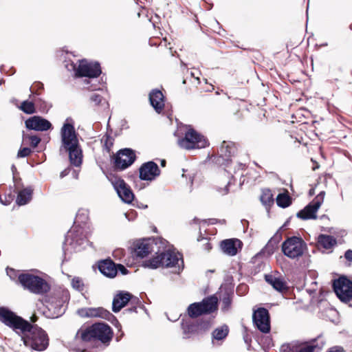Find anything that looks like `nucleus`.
Segmentation results:
<instances>
[{
  "instance_id": "nucleus-1",
  "label": "nucleus",
  "mask_w": 352,
  "mask_h": 352,
  "mask_svg": "<svg viewBox=\"0 0 352 352\" xmlns=\"http://www.w3.org/2000/svg\"><path fill=\"white\" fill-rule=\"evenodd\" d=\"M113 337L111 327L104 322H96L85 329H80L76 335V340L87 343L100 342L103 345H109Z\"/></svg>"
},
{
  "instance_id": "nucleus-2",
  "label": "nucleus",
  "mask_w": 352,
  "mask_h": 352,
  "mask_svg": "<svg viewBox=\"0 0 352 352\" xmlns=\"http://www.w3.org/2000/svg\"><path fill=\"white\" fill-rule=\"evenodd\" d=\"M21 336L24 345L33 350L43 351L49 346L47 333L36 324H31V327L28 328Z\"/></svg>"
},
{
  "instance_id": "nucleus-3",
  "label": "nucleus",
  "mask_w": 352,
  "mask_h": 352,
  "mask_svg": "<svg viewBox=\"0 0 352 352\" xmlns=\"http://www.w3.org/2000/svg\"><path fill=\"white\" fill-rule=\"evenodd\" d=\"M0 321L19 336L31 327L30 322L4 307H0Z\"/></svg>"
},
{
  "instance_id": "nucleus-4",
  "label": "nucleus",
  "mask_w": 352,
  "mask_h": 352,
  "mask_svg": "<svg viewBox=\"0 0 352 352\" xmlns=\"http://www.w3.org/2000/svg\"><path fill=\"white\" fill-rule=\"evenodd\" d=\"M19 283L25 289L36 294H43L50 290V286L45 279L30 273H21Z\"/></svg>"
},
{
  "instance_id": "nucleus-5",
  "label": "nucleus",
  "mask_w": 352,
  "mask_h": 352,
  "mask_svg": "<svg viewBox=\"0 0 352 352\" xmlns=\"http://www.w3.org/2000/svg\"><path fill=\"white\" fill-rule=\"evenodd\" d=\"M182 329L184 338L189 339L200 337L206 333L212 327V322L208 319H199L195 321L182 320Z\"/></svg>"
},
{
  "instance_id": "nucleus-6",
  "label": "nucleus",
  "mask_w": 352,
  "mask_h": 352,
  "mask_svg": "<svg viewBox=\"0 0 352 352\" xmlns=\"http://www.w3.org/2000/svg\"><path fill=\"white\" fill-rule=\"evenodd\" d=\"M180 258L173 251L163 252L150 259L143 261V266L151 269L158 267H173L178 265Z\"/></svg>"
},
{
  "instance_id": "nucleus-7",
  "label": "nucleus",
  "mask_w": 352,
  "mask_h": 352,
  "mask_svg": "<svg viewBox=\"0 0 352 352\" xmlns=\"http://www.w3.org/2000/svg\"><path fill=\"white\" fill-rule=\"evenodd\" d=\"M218 309V299L214 296L205 298L200 302L190 304L187 313L190 318H197L204 314H210Z\"/></svg>"
},
{
  "instance_id": "nucleus-8",
  "label": "nucleus",
  "mask_w": 352,
  "mask_h": 352,
  "mask_svg": "<svg viewBox=\"0 0 352 352\" xmlns=\"http://www.w3.org/2000/svg\"><path fill=\"white\" fill-rule=\"evenodd\" d=\"M282 252L290 258L301 256L307 250V244L300 236L288 237L282 244Z\"/></svg>"
},
{
  "instance_id": "nucleus-9",
  "label": "nucleus",
  "mask_w": 352,
  "mask_h": 352,
  "mask_svg": "<svg viewBox=\"0 0 352 352\" xmlns=\"http://www.w3.org/2000/svg\"><path fill=\"white\" fill-rule=\"evenodd\" d=\"M179 146L185 149L202 148L208 146V140L193 129L188 130L183 138L179 140Z\"/></svg>"
},
{
  "instance_id": "nucleus-10",
  "label": "nucleus",
  "mask_w": 352,
  "mask_h": 352,
  "mask_svg": "<svg viewBox=\"0 0 352 352\" xmlns=\"http://www.w3.org/2000/svg\"><path fill=\"white\" fill-rule=\"evenodd\" d=\"M111 157L114 170H123L134 163L136 155L133 149L125 148L113 153Z\"/></svg>"
},
{
  "instance_id": "nucleus-11",
  "label": "nucleus",
  "mask_w": 352,
  "mask_h": 352,
  "mask_svg": "<svg viewBox=\"0 0 352 352\" xmlns=\"http://www.w3.org/2000/svg\"><path fill=\"white\" fill-rule=\"evenodd\" d=\"M107 177L120 199L125 203H131L135 196L130 186L124 179L114 173H109Z\"/></svg>"
},
{
  "instance_id": "nucleus-12",
  "label": "nucleus",
  "mask_w": 352,
  "mask_h": 352,
  "mask_svg": "<svg viewBox=\"0 0 352 352\" xmlns=\"http://www.w3.org/2000/svg\"><path fill=\"white\" fill-rule=\"evenodd\" d=\"M69 300V294L67 291H56L47 296L45 302L46 307L52 310L55 314L59 315L65 303Z\"/></svg>"
},
{
  "instance_id": "nucleus-13",
  "label": "nucleus",
  "mask_w": 352,
  "mask_h": 352,
  "mask_svg": "<svg viewBox=\"0 0 352 352\" xmlns=\"http://www.w3.org/2000/svg\"><path fill=\"white\" fill-rule=\"evenodd\" d=\"M102 73L101 67L98 62H88L85 59L80 60L78 66L75 69L77 77L97 78Z\"/></svg>"
},
{
  "instance_id": "nucleus-14",
  "label": "nucleus",
  "mask_w": 352,
  "mask_h": 352,
  "mask_svg": "<svg viewBox=\"0 0 352 352\" xmlns=\"http://www.w3.org/2000/svg\"><path fill=\"white\" fill-rule=\"evenodd\" d=\"M333 288L338 297L343 302L352 298V281L345 276H341L333 283Z\"/></svg>"
},
{
  "instance_id": "nucleus-15",
  "label": "nucleus",
  "mask_w": 352,
  "mask_h": 352,
  "mask_svg": "<svg viewBox=\"0 0 352 352\" xmlns=\"http://www.w3.org/2000/svg\"><path fill=\"white\" fill-rule=\"evenodd\" d=\"M325 192L321 191L314 200L297 213V217L301 219H316V212L324 201Z\"/></svg>"
},
{
  "instance_id": "nucleus-16",
  "label": "nucleus",
  "mask_w": 352,
  "mask_h": 352,
  "mask_svg": "<svg viewBox=\"0 0 352 352\" xmlns=\"http://www.w3.org/2000/svg\"><path fill=\"white\" fill-rule=\"evenodd\" d=\"M128 303L129 305H138L140 307H142V304L138 298L133 296L129 292L121 291L114 296L112 302V311L117 313Z\"/></svg>"
},
{
  "instance_id": "nucleus-17",
  "label": "nucleus",
  "mask_w": 352,
  "mask_h": 352,
  "mask_svg": "<svg viewBox=\"0 0 352 352\" xmlns=\"http://www.w3.org/2000/svg\"><path fill=\"white\" fill-rule=\"evenodd\" d=\"M253 322L262 333H267L270 331V318L267 309L260 307L254 311L252 316Z\"/></svg>"
},
{
  "instance_id": "nucleus-18",
  "label": "nucleus",
  "mask_w": 352,
  "mask_h": 352,
  "mask_svg": "<svg viewBox=\"0 0 352 352\" xmlns=\"http://www.w3.org/2000/svg\"><path fill=\"white\" fill-rule=\"evenodd\" d=\"M63 146L66 148L79 144L77 134L72 124L65 123L60 130Z\"/></svg>"
},
{
  "instance_id": "nucleus-19",
  "label": "nucleus",
  "mask_w": 352,
  "mask_h": 352,
  "mask_svg": "<svg viewBox=\"0 0 352 352\" xmlns=\"http://www.w3.org/2000/svg\"><path fill=\"white\" fill-rule=\"evenodd\" d=\"M157 244L155 239L146 238L136 241L134 243V251L136 256L144 258L154 251V245Z\"/></svg>"
},
{
  "instance_id": "nucleus-20",
  "label": "nucleus",
  "mask_w": 352,
  "mask_h": 352,
  "mask_svg": "<svg viewBox=\"0 0 352 352\" xmlns=\"http://www.w3.org/2000/svg\"><path fill=\"white\" fill-rule=\"evenodd\" d=\"M140 179L146 181H152L160 175V170L157 164L150 161L141 165L139 168Z\"/></svg>"
},
{
  "instance_id": "nucleus-21",
  "label": "nucleus",
  "mask_w": 352,
  "mask_h": 352,
  "mask_svg": "<svg viewBox=\"0 0 352 352\" xmlns=\"http://www.w3.org/2000/svg\"><path fill=\"white\" fill-rule=\"evenodd\" d=\"M25 124L27 129L37 131H47L52 128V124L47 120L34 116L25 120Z\"/></svg>"
},
{
  "instance_id": "nucleus-22",
  "label": "nucleus",
  "mask_w": 352,
  "mask_h": 352,
  "mask_svg": "<svg viewBox=\"0 0 352 352\" xmlns=\"http://www.w3.org/2000/svg\"><path fill=\"white\" fill-rule=\"evenodd\" d=\"M243 247V243L238 239H225L221 242V248L230 256L236 255Z\"/></svg>"
},
{
  "instance_id": "nucleus-23",
  "label": "nucleus",
  "mask_w": 352,
  "mask_h": 352,
  "mask_svg": "<svg viewBox=\"0 0 352 352\" xmlns=\"http://www.w3.org/2000/svg\"><path fill=\"white\" fill-rule=\"evenodd\" d=\"M149 101L157 113H161L164 109L165 97L159 89H153L149 94Z\"/></svg>"
},
{
  "instance_id": "nucleus-24",
  "label": "nucleus",
  "mask_w": 352,
  "mask_h": 352,
  "mask_svg": "<svg viewBox=\"0 0 352 352\" xmlns=\"http://www.w3.org/2000/svg\"><path fill=\"white\" fill-rule=\"evenodd\" d=\"M98 270L108 278H114L117 275L116 264L111 259H105L98 262Z\"/></svg>"
},
{
  "instance_id": "nucleus-25",
  "label": "nucleus",
  "mask_w": 352,
  "mask_h": 352,
  "mask_svg": "<svg viewBox=\"0 0 352 352\" xmlns=\"http://www.w3.org/2000/svg\"><path fill=\"white\" fill-rule=\"evenodd\" d=\"M265 280L275 290L283 293L288 291V286L286 281L280 276H276L273 274H265Z\"/></svg>"
},
{
  "instance_id": "nucleus-26",
  "label": "nucleus",
  "mask_w": 352,
  "mask_h": 352,
  "mask_svg": "<svg viewBox=\"0 0 352 352\" xmlns=\"http://www.w3.org/2000/svg\"><path fill=\"white\" fill-rule=\"evenodd\" d=\"M239 146L236 142L224 140L221 144L219 152L226 157V159H232L237 154Z\"/></svg>"
},
{
  "instance_id": "nucleus-27",
  "label": "nucleus",
  "mask_w": 352,
  "mask_h": 352,
  "mask_svg": "<svg viewBox=\"0 0 352 352\" xmlns=\"http://www.w3.org/2000/svg\"><path fill=\"white\" fill-rule=\"evenodd\" d=\"M69 152V157L71 164L75 166H79L82 164V153L79 146V144L68 148H66Z\"/></svg>"
},
{
  "instance_id": "nucleus-28",
  "label": "nucleus",
  "mask_w": 352,
  "mask_h": 352,
  "mask_svg": "<svg viewBox=\"0 0 352 352\" xmlns=\"http://www.w3.org/2000/svg\"><path fill=\"white\" fill-rule=\"evenodd\" d=\"M336 244V239L333 236L321 234L318 237L317 246L318 248L329 250L332 249Z\"/></svg>"
},
{
  "instance_id": "nucleus-29",
  "label": "nucleus",
  "mask_w": 352,
  "mask_h": 352,
  "mask_svg": "<svg viewBox=\"0 0 352 352\" xmlns=\"http://www.w3.org/2000/svg\"><path fill=\"white\" fill-rule=\"evenodd\" d=\"M33 194V189L32 187H27L18 190V195L16 202L19 206H23L28 204L31 199Z\"/></svg>"
},
{
  "instance_id": "nucleus-30",
  "label": "nucleus",
  "mask_w": 352,
  "mask_h": 352,
  "mask_svg": "<svg viewBox=\"0 0 352 352\" xmlns=\"http://www.w3.org/2000/svg\"><path fill=\"white\" fill-rule=\"evenodd\" d=\"M282 239V234L280 233H276L267 242L264 248V252L268 255L272 254L276 249H278V245Z\"/></svg>"
},
{
  "instance_id": "nucleus-31",
  "label": "nucleus",
  "mask_w": 352,
  "mask_h": 352,
  "mask_svg": "<svg viewBox=\"0 0 352 352\" xmlns=\"http://www.w3.org/2000/svg\"><path fill=\"white\" fill-rule=\"evenodd\" d=\"M230 329L227 324H223L220 327H217L212 332V342L214 341H221L226 338L228 336Z\"/></svg>"
},
{
  "instance_id": "nucleus-32",
  "label": "nucleus",
  "mask_w": 352,
  "mask_h": 352,
  "mask_svg": "<svg viewBox=\"0 0 352 352\" xmlns=\"http://www.w3.org/2000/svg\"><path fill=\"white\" fill-rule=\"evenodd\" d=\"M89 318L98 317L106 320H110L113 315L102 307L89 308Z\"/></svg>"
},
{
  "instance_id": "nucleus-33",
  "label": "nucleus",
  "mask_w": 352,
  "mask_h": 352,
  "mask_svg": "<svg viewBox=\"0 0 352 352\" xmlns=\"http://www.w3.org/2000/svg\"><path fill=\"white\" fill-rule=\"evenodd\" d=\"M260 201L266 208L270 207L274 204V195L269 188H263L261 190L260 195Z\"/></svg>"
},
{
  "instance_id": "nucleus-34",
  "label": "nucleus",
  "mask_w": 352,
  "mask_h": 352,
  "mask_svg": "<svg viewBox=\"0 0 352 352\" xmlns=\"http://www.w3.org/2000/svg\"><path fill=\"white\" fill-rule=\"evenodd\" d=\"M276 201L277 205L283 208L289 206L292 203V197L287 190L285 192L278 194Z\"/></svg>"
},
{
  "instance_id": "nucleus-35",
  "label": "nucleus",
  "mask_w": 352,
  "mask_h": 352,
  "mask_svg": "<svg viewBox=\"0 0 352 352\" xmlns=\"http://www.w3.org/2000/svg\"><path fill=\"white\" fill-rule=\"evenodd\" d=\"M324 338L322 335L318 336L314 339L310 340L307 344L313 352H318L320 351L325 345Z\"/></svg>"
},
{
  "instance_id": "nucleus-36",
  "label": "nucleus",
  "mask_w": 352,
  "mask_h": 352,
  "mask_svg": "<svg viewBox=\"0 0 352 352\" xmlns=\"http://www.w3.org/2000/svg\"><path fill=\"white\" fill-rule=\"evenodd\" d=\"M101 143L104 148L110 153L114 144V138L108 133H106L101 138Z\"/></svg>"
},
{
  "instance_id": "nucleus-37",
  "label": "nucleus",
  "mask_w": 352,
  "mask_h": 352,
  "mask_svg": "<svg viewBox=\"0 0 352 352\" xmlns=\"http://www.w3.org/2000/svg\"><path fill=\"white\" fill-rule=\"evenodd\" d=\"M89 100L90 103L94 107L104 106L107 103L105 98H104L101 95L96 93H94L93 94L91 95Z\"/></svg>"
},
{
  "instance_id": "nucleus-38",
  "label": "nucleus",
  "mask_w": 352,
  "mask_h": 352,
  "mask_svg": "<svg viewBox=\"0 0 352 352\" xmlns=\"http://www.w3.org/2000/svg\"><path fill=\"white\" fill-rule=\"evenodd\" d=\"M20 109L27 114H32L36 112L34 102L28 100L21 102Z\"/></svg>"
},
{
  "instance_id": "nucleus-39",
  "label": "nucleus",
  "mask_w": 352,
  "mask_h": 352,
  "mask_svg": "<svg viewBox=\"0 0 352 352\" xmlns=\"http://www.w3.org/2000/svg\"><path fill=\"white\" fill-rule=\"evenodd\" d=\"M23 141L26 142L31 147L36 148L41 142V139L38 135L27 134L23 137Z\"/></svg>"
},
{
  "instance_id": "nucleus-40",
  "label": "nucleus",
  "mask_w": 352,
  "mask_h": 352,
  "mask_svg": "<svg viewBox=\"0 0 352 352\" xmlns=\"http://www.w3.org/2000/svg\"><path fill=\"white\" fill-rule=\"evenodd\" d=\"M224 155H221V153L212 157V162L218 166H225L231 162V159H226Z\"/></svg>"
},
{
  "instance_id": "nucleus-41",
  "label": "nucleus",
  "mask_w": 352,
  "mask_h": 352,
  "mask_svg": "<svg viewBox=\"0 0 352 352\" xmlns=\"http://www.w3.org/2000/svg\"><path fill=\"white\" fill-rule=\"evenodd\" d=\"M6 274L11 280L18 282L19 283V277L21 273L12 267H8L6 268Z\"/></svg>"
},
{
  "instance_id": "nucleus-42",
  "label": "nucleus",
  "mask_w": 352,
  "mask_h": 352,
  "mask_svg": "<svg viewBox=\"0 0 352 352\" xmlns=\"http://www.w3.org/2000/svg\"><path fill=\"white\" fill-rule=\"evenodd\" d=\"M72 285L74 289L78 291H82L84 289V283L80 277H74L72 280Z\"/></svg>"
},
{
  "instance_id": "nucleus-43",
  "label": "nucleus",
  "mask_w": 352,
  "mask_h": 352,
  "mask_svg": "<svg viewBox=\"0 0 352 352\" xmlns=\"http://www.w3.org/2000/svg\"><path fill=\"white\" fill-rule=\"evenodd\" d=\"M232 304V296L230 294H226L222 298L223 309H228Z\"/></svg>"
},
{
  "instance_id": "nucleus-44",
  "label": "nucleus",
  "mask_w": 352,
  "mask_h": 352,
  "mask_svg": "<svg viewBox=\"0 0 352 352\" xmlns=\"http://www.w3.org/2000/svg\"><path fill=\"white\" fill-rule=\"evenodd\" d=\"M184 72H185V75L186 76V78H184L182 80L183 84L186 83V80L190 77V79L193 78L195 80L197 81V84L200 83V79L199 77H195V74L192 72H190L188 69H184Z\"/></svg>"
},
{
  "instance_id": "nucleus-45",
  "label": "nucleus",
  "mask_w": 352,
  "mask_h": 352,
  "mask_svg": "<svg viewBox=\"0 0 352 352\" xmlns=\"http://www.w3.org/2000/svg\"><path fill=\"white\" fill-rule=\"evenodd\" d=\"M32 150L30 148L28 147H23L21 148L17 153V157H25L32 153Z\"/></svg>"
},
{
  "instance_id": "nucleus-46",
  "label": "nucleus",
  "mask_w": 352,
  "mask_h": 352,
  "mask_svg": "<svg viewBox=\"0 0 352 352\" xmlns=\"http://www.w3.org/2000/svg\"><path fill=\"white\" fill-rule=\"evenodd\" d=\"M143 309L144 305H142V307H140L138 305H130V307L126 309L124 311V314H133V313H138V309Z\"/></svg>"
},
{
  "instance_id": "nucleus-47",
  "label": "nucleus",
  "mask_w": 352,
  "mask_h": 352,
  "mask_svg": "<svg viewBox=\"0 0 352 352\" xmlns=\"http://www.w3.org/2000/svg\"><path fill=\"white\" fill-rule=\"evenodd\" d=\"M248 291V286L245 284H241L236 288V293L240 296L245 295Z\"/></svg>"
},
{
  "instance_id": "nucleus-48",
  "label": "nucleus",
  "mask_w": 352,
  "mask_h": 352,
  "mask_svg": "<svg viewBox=\"0 0 352 352\" xmlns=\"http://www.w3.org/2000/svg\"><path fill=\"white\" fill-rule=\"evenodd\" d=\"M292 352H313L307 344L298 346L293 349Z\"/></svg>"
},
{
  "instance_id": "nucleus-49",
  "label": "nucleus",
  "mask_w": 352,
  "mask_h": 352,
  "mask_svg": "<svg viewBox=\"0 0 352 352\" xmlns=\"http://www.w3.org/2000/svg\"><path fill=\"white\" fill-rule=\"evenodd\" d=\"M201 240H206V243L204 245V250H206L207 251H210L212 248V245L210 243L209 239L208 238H205V237L202 236L201 234L197 238V241H201Z\"/></svg>"
},
{
  "instance_id": "nucleus-50",
  "label": "nucleus",
  "mask_w": 352,
  "mask_h": 352,
  "mask_svg": "<svg viewBox=\"0 0 352 352\" xmlns=\"http://www.w3.org/2000/svg\"><path fill=\"white\" fill-rule=\"evenodd\" d=\"M13 180H14V187H15V188L17 190H19L23 186L21 179L20 177H16V175H14Z\"/></svg>"
},
{
  "instance_id": "nucleus-51",
  "label": "nucleus",
  "mask_w": 352,
  "mask_h": 352,
  "mask_svg": "<svg viewBox=\"0 0 352 352\" xmlns=\"http://www.w3.org/2000/svg\"><path fill=\"white\" fill-rule=\"evenodd\" d=\"M89 308H82L78 310V314L82 318H89Z\"/></svg>"
},
{
  "instance_id": "nucleus-52",
  "label": "nucleus",
  "mask_w": 352,
  "mask_h": 352,
  "mask_svg": "<svg viewBox=\"0 0 352 352\" xmlns=\"http://www.w3.org/2000/svg\"><path fill=\"white\" fill-rule=\"evenodd\" d=\"M116 268H117V272L118 271H120V273L123 275H126L129 273V270L122 264H117Z\"/></svg>"
},
{
  "instance_id": "nucleus-53",
  "label": "nucleus",
  "mask_w": 352,
  "mask_h": 352,
  "mask_svg": "<svg viewBox=\"0 0 352 352\" xmlns=\"http://www.w3.org/2000/svg\"><path fill=\"white\" fill-rule=\"evenodd\" d=\"M326 352H346L343 347L340 346H334L329 348Z\"/></svg>"
},
{
  "instance_id": "nucleus-54",
  "label": "nucleus",
  "mask_w": 352,
  "mask_h": 352,
  "mask_svg": "<svg viewBox=\"0 0 352 352\" xmlns=\"http://www.w3.org/2000/svg\"><path fill=\"white\" fill-rule=\"evenodd\" d=\"M345 258L349 261H352V250H348L345 252L344 254Z\"/></svg>"
},
{
  "instance_id": "nucleus-55",
  "label": "nucleus",
  "mask_w": 352,
  "mask_h": 352,
  "mask_svg": "<svg viewBox=\"0 0 352 352\" xmlns=\"http://www.w3.org/2000/svg\"><path fill=\"white\" fill-rule=\"evenodd\" d=\"M35 86L37 87V90L36 91V94H41L40 91L43 89V85L41 82H38L36 85H35Z\"/></svg>"
},
{
  "instance_id": "nucleus-56",
  "label": "nucleus",
  "mask_w": 352,
  "mask_h": 352,
  "mask_svg": "<svg viewBox=\"0 0 352 352\" xmlns=\"http://www.w3.org/2000/svg\"><path fill=\"white\" fill-rule=\"evenodd\" d=\"M69 171H70V168H65L60 173V177L61 178H63L65 176H66L69 174Z\"/></svg>"
},
{
  "instance_id": "nucleus-57",
  "label": "nucleus",
  "mask_w": 352,
  "mask_h": 352,
  "mask_svg": "<svg viewBox=\"0 0 352 352\" xmlns=\"http://www.w3.org/2000/svg\"><path fill=\"white\" fill-rule=\"evenodd\" d=\"M38 317L37 316H36L35 314H34L30 318V323L34 324V323L38 320Z\"/></svg>"
},
{
  "instance_id": "nucleus-58",
  "label": "nucleus",
  "mask_w": 352,
  "mask_h": 352,
  "mask_svg": "<svg viewBox=\"0 0 352 352\" xmlns=\"http://www.w3.org/2000/svg\"><path fill=\"white\" fill-rule=\"evenodd\" d=\"M228 186H229V182L226 184V186H225V188L222 190V191H221V192L223 195H226V194L228 193V192H229Z\"/></svg>"
},
{
  "instance_id": "nucleus-59",
  "label": "nucleus",
  "mask_w": 352,
  "mask_h": 352,
  "mask_svg": "<svg viewBox=\"0 0 352 352\" xmlns=\"http://www.w3.org/2000/svg\"><path fill=\"white\" fill-rule=\"evenodd\" d=\"M14 197V195H12L11 193H10L8 195V199L6 201L10 203L13 199Z\"/></svg>"
},
{
  "instance_id": "nucleus-60",
  "label": "nucleus",
  "mask_w": 352,
  "mask_h": 352,
  "mask_svg": "<svg viewBox=\"0 0 352 352\" xmlns=\"http://www.w3.org/2000/svg\"><path fill=\"white\" fill-rule=\"evenodd\" d=\"M160 164L162 167H164L166 166V162L165 160H162Z\"/></svg>"
},
{
  "instance_id": "nucleus-61",
  "label": "nucleus",
  "mask_w": 352,
  "mask_h": 352,
  "mask_svg": "<svg viewBox=\"0 0 352 352\" xmlns=\"http://www.w3.org/2000/svg\"><path fill=\"white\" fill-rule=\"evenodd\" d=\"M309 195H314V189H310L309 190Z\"/></svg>"
},
{
  "instance_id": "nucleus-62",
  "label": "nucleus",
  "mask_w": 352,
  "mask_h": 352,
  "mask_svg": "<svg viewBox=\"0 0 352 352\" xmlns=\"http://www.w3.org/2000/svg\"><path fill=\"white\" fill-rule=\"evenodd\" d=\"M349 28H350L351 30H352V23L350 24Z\"/></svg>"
}]
</instances>
